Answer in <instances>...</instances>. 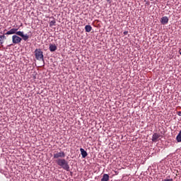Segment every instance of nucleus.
Segmentation results:
<instances>
[{"label": "nucleus", "mask_w": 181, "mask_h": 181, "mask_svg": "<svg viewBox=\"0 0 181 181\" xmlns=\"http://www.w3.org/2000/svg\"><path fill=\"white\" fill-rule=\"evenodd\" d=\"M80 152H81V155L82 158H87V155H88V153H87V151H86V150H84V148H81Z\"/></svg>", "instance_id": "obj_8"}, {"label": "nucleus", "mask_w": 181, "mask_h": 181, "mask_svg": "<svg viewBox=\"0 0 181 181\" xmlns=\"http://www.w3.org/2000/svg\"><path fill=\"white\" fill-rule=\"evenodd\" d=\"M57 165L58 166H60L64 170H66V172H69L70 170V165H69V162L66 160L64 158L57 159L55 160Z\"/></svg>", "instance_id": "obj_2"}, {"label": "nucleus", "mask_w": 181, "mask_h": 181, "mask_svg": "<svg viewBox=\"0 0 181 181\" xmlns=\"http://www.w3.org/2000/svg\"><path fill=\"white\" fill-rule=\"evenodd\" d=\"M0 37H1V39L4 40V39H5V35H0Z\"/></svg>", "instance_id": "obj_17"}, {"label": "nucleus", "mask_w": 181, "mask_h": 181, "mask_svg": "<svg viewBox=\"0 0 181 181\" xmlns=\"http://www.w3.org/2000/svg\"><path fill=\"white\" fill-rule=\"evenodd\" d=\"M56 25V21H52L49 23V26H54Z\"/></svg>", "instance_id": "obj_12"}, {"label": "nucleus", "mask_w": 181, "mask_h": 181, "mask_svg": "<svg viewBox=\"0 0 181 181\" xmlns=\"http://www.w3.org/2000/svg\"><path fill=\"white\" fill-rule=\"evenodd\" d=\"M57 49V46H56V45L49 44V52H56Z\"/></svg>", "instance_id": "obj_9"}, {"label": "nucleus", "mask_w": 181, "mask_h": 181, "mask_svg": "<svg viewBox=\"0 0 181 181\" xmlns=\"http://www.w3.org/2000/svg\"><path fill=\"white\" fill-rule=\"evenodd\" d=\"M85 30L86 32L90 33L91 32V30H93V27H91V25H86L85 26Z\"/></svg>", "instance_id": "obj_11"}, {"label": "nucleus", "mask_w": 181, "mask_h": 181, "mask_svg": "<svg viewBox=\"0 0 181 181\" xmlns=\"http://www.w3.org/2000/svg\"><path fill=\"white\" fill-rule=\"evenodd\" d=\"M163 181H173V179H165Z\"/></svg>", "instance_id": "obj_14"}, {"label": "nucleus", "mask_w": 181, "mask_h": 181, "mask_svg": "<svg viewBox=\"0 0 181 181\" xmlns=\"http://www.w3.org/2000/svg\"><path fill=\"white\" fill-rule=\"evenodd\" d=\"M159 138H160V135L158 134V133H154L153 134L151 141L153 142H156L158 141V139H159Z\"/></svg>", "instance_id": "obj_6"}, {"label": "nucleus", "mask_w": 181, "mask_h": 181, "mask_svg": "<svg viewBox=\"0 0 181 181\" xmlns=\"http://www.w3.org/2000/svg\"><path fill=\"white\" fill-rule=\"evenodd\" d=\"M0 45H4V40L2 39V37H0Z\"/></svg>", "instance_id": "obj_13"}, {"label": "nucleus", "mask_w": 181, "mask_h": 181, "mask_svg": "<svg viewBox=\"0 0 181 181\" xmlns=\"http://www.w3.org/2000/svg\"><path fill=\"white\" fill-rule=\"evenodd\" d=\"M6 35H17L18 36L23 37V40H25V42L29 39V35H28V34L25 35L23 34V32L18 31V28H11L6 33Z\"/></svg>", "instance_id": "obj_1"}, {"label": "nucleus", "mask_w": 181, "mask_h": 181, "mask_svg": "<svg viewBox=\"0 0 181 181\" xmlns=\"http://www.w3.org/2000/svg\"><path fill=\"white\" fill-rule=\"evenodd\" d=\"M62 158H66V153L64 151L55 152L54 153V159H62Z\"/></svg>", "instance_id": "obj_5"}, {"label": "nucleus", "mask_w": 181, "mask_h": 181, "mask_svg": "<svg viewBox=\"0 0 181 181\" xmlns=\"http://www.w3.org/2000/svg\"><path fill=\"white\" fill-rule=\"evenodd\" d=\"M160 22H161L162 25H166L169 22V18H168V16L162 17Z\"/></svg>", "instance_id": "obj_7"}, {"label": "nucleus", "mask_w": 181, "mask_h": 181, "mask_svg": "<svg viewBox=\"0 0 181 181\" xmlns=\"http://www.w3.org/2000/svg\"><path fill=\"white\" fill-rule=\"evenodd\" d=\"M177 115H178L179 117H181V111L177 112Z\"/></svg>", "instance_id": "obj_16"}, {"label": "nucleus", "mask_w": 181, "mask_h": 181, "mask_svg": "<svg viewBox=\"0 0 181 181\" xmlns=\"http://www.w3.org/2000/svg\"><path fill=\"white\" fill-rule=\"evenodd\" d=\"M110 180V175L108 174H104L100 181H108Z\"/></svg>", "instance_id": "obj_10"}, {"label": "nucleus", "mask_w": 181, "mask_h": 181, "mask_svg": "<svg viewBox=\"0 0 181 181\" xmlns=\"http://www.w3.org/2000/svg\"><path fill=\"white\" fill-rule=\"evenodd\" d=\"M22 37L18 36V35H13L12 36V42L13 43V45H19V43H21V42H22Z\"/></svg>", "instance_id": "obj_4"}, {"label": "nucleus", "mask_w": 181, "mask_h": 181, "mask_svg": "<svg viewBox=\"0 0 181 181\" xmlns=\"http://www.w3.org/2000/svg\"><path fill=\"white\" fill-rule=\"evenodd\" d=\"M34 53L36 60H38L39 62H45V56L43 55V51H42L41 49H36Z\"/></svg>", "instance_id": "obj_3"}, {"label": "nucleus", "mask_w": 181, "mask_h": 181, "mask_svg": "<svg viewBox=\"0 0 181 181\" xmlns=\"http://www.w3.org/2000/svg\"><path fill=\"white\" fill-rule=\"evenodd\" d=\"M123 35H124V36H127V35H128V31H124L123 33Z\"/></svg>", "instance_id": "obj_15"}]
</instances>
